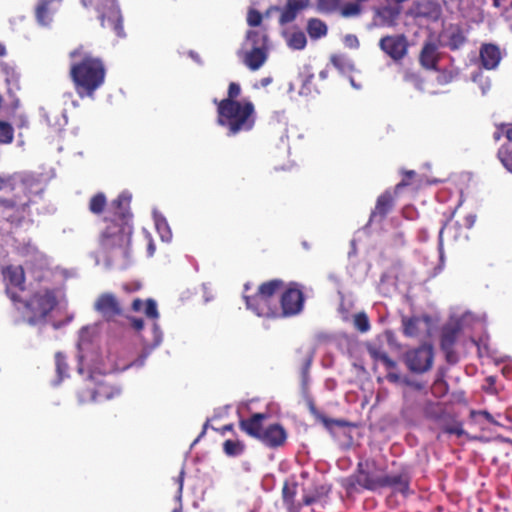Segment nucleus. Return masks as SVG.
<instances>
[{
    "mask_svg": "<svg viewBox=\"0 0 512 512\" xmlns=\"http://www.w3.org/2000/svg\"><path fill=\"white\" fill-rule=\"evenodd\" d=\"M131 196L122 193L114 200L105 217L106 226L100 237V245L107 256L109 264L120 269L129 265L130 241L132 235L131 213L129 211Z\"/></svg>",
    "mask_w": 512,
    "mask_h": 512,
    "instance_id": "nucleus-1",
    "label": "nucleus"
},
{
    "mask_svg": "<svg viewBox=\"0 0 512 512\" xmlns=\"http://www.w3.org/2000/svg\"><path fill=\"white\" fill-rule=\"evenodd\" d=\"M72 59L70 74L80 97L92 96L104 82L105 69L98 58L92 57L82 48L70 53Z\"/></svg>",
    "mask_w": 512,
    "mask_h": 512,
    "instance_id": "nucleus-2",
    "label": "nucleus"
},
{
    "mask_svg": "<svg viewBox=\"0 0 512 512\" xmlns=\"http://www.w3.org/2000/svg\"><path fill=\"white\" fill-rule=\"evenodd\" d=\"M217 121L234 136L254 127L256 112L254 104L247 98L242 100L223 99L217 103Z\"/></svg>",
    "mask_w": 512,
    "mask_h": 512,
    "instance_id": "nucleus-3",
    "label": "nucleus"
},
{
    "mask_svg": "<svg viewBox=\"0 0 512 512\" xmlns=\"http://www.w3.org/2000/svg\"><path fill=\"white\" fill-rule=\"evenodd\" d=\"M7 190H21L29 199L31 194L40 191L38 181L30 175L24 177L19 176H5L0 174V191ZM28 201L18 199L16 201L6 200L0 198V218L13 222L19 219L23 209L28 205Z\"/></svg>",
    "mask_w": 512,
    "mask_h": 512,
    "instance_id": "nucleus-4",
    "label": "nucleus"
},
{
    "mask_svg": "<svg viewBox=\"0 0 512 512\" xmlns=\"http://www.w3.org/2000/svg\"><path fill=\"white\" fill-rule=\"evenodd\" d=\"M63 293L59 289L40 287L35 290L30 299L23 303L24 317L31 325H36L45 320L46 316L55 308L62 298Z\"/></svg>",
    "mask_w": 512,
    "mask_h": 512,
    "instance_id": "nucleus-5",
    "label": "nucleus"
},
{
    "mask_svg": "<svg viewBox=\"0 0 512 512\" xmlns=\"http://www.w3.org/2000/svg\"><path fill=\"white\" fill-rule=\"evenodd\" d=\"M268 36L263 28L247 31L239 55L252 71L260 69L268 58Z\"/></svg>",
    "mask_w": 512,
    "mask_h": 512,
    "instance_id": "nucleus-6",
    "label": "nucleus"
},
{
    "mask_svg": "<svg viewBox=\"0 0 512 512\" xmlns=\"http://www.w3.org/2000/svg\"><path fill=\"white\" fill-rule=\"evenodd\" d=\"M282 285V281L272 280L262 284L255 296L249 297L244 295L247 309L253 311L257 316L260 317L280 316L274 299V294L280 290Z\"/></svg>",
    "mask_w": 512,
    "mask_h": 512,
    "instance_id": "nucleus-7",
    "label": "nucleus"
},
{
    "mask_svg": "<svg viewBox=\"0 0 512 512\" xmlns=\"http://www.w3.org/2000/svg\"><path fill=\"white\" fill-rule=\"evenodd\" d=\"M385 475L375 461L365 460L358 464V473L347 480V487L355 489L359 485L368 490H377L384 487Z\"/></svg>",
    "mask_w": 512,
    "mask_h": 512,
    "instance_id": "nucleus-8",
    "label": "nucleus"
},
{
    "mask_svg": "<svg viewBox=\"0 0 512 512\" xmlns=\"http://www.w3.org/2000/svg\"><path fill=\"white\" fill-rule=\"evenodd\" d=\"M85 6L95 5L103 27H109L119 37L124 36L122 15L116 0H82Z\"/></svg>",
    "mask_w": 512,
    "mask_h": 512,
    "instance_id": "nucleus-9",
    "label": "nucleus"
},
{
    "mask_svg": "<svg viewBox=\"0 0 512 512\" xmlns=\"http://www.w3.org/2000/svg\"><path fill=\"white\" fill-rule=\"evenodd\" d=\"M113 371H114V368H109V369L105 368L103 370H101L97 367L93 368V370L91 371V374H90V380L95 382L97 387L93 390L89 388V392L87 394L84 392H81L79 394V401L82 403H86L89 401L100 402L103 400H110L113 397L119 395L120 394L119 388L106 385L105 383H102L96 379L97 374H99V375L107 374V373H111Z\"/></svg>",
    "mask_w": 512,
    "mask_h": 512,
    "instance_id": "nucleus-10",
    "label": "nucleus"
},
{
    "mask_svg": "<svg viewBox=\"0 0 512 512\" xmlns=\"http://www.w3.org/2000/svg\"><path fill=\"white\" fill-rule=\"evenodd\" d=\"M405 362L408 368L413 372H426L431 368L433 363L432 347L423 345L417 349L408 351L405 355Z\"/></svg>",
    "mask_w": 512,
    "mask_h": 512,
    "instance_id": "nucleus-11",
    "label": "nucleus"
},
{
    "mask_svg": "<svg viewBox=\"0 0 512 512\" xmlns=\"http://www.w3.org/2000/svg\"><path fill=\"white\" fill-rule=\"evenodd\" d=\"M6 292L12 301L18 300L17 292L24 290L25 274L21 266H8L3 270Z\"/></svg>",
    "mask_w": 512,
    "mask_h": 512,
    "instance_id": "nucleus-12",
    "label": "nucleus"
},
{
    "mask_svg": "<svg viewBox=\"0 0 512 512\" xmlns=\"http://www.w3.org/2000/svg\"><path fill=\"white\" fill-rule=\"evenodd\" d=\"M380 49L393 60L398 61L407 54V39L404 35H388L379 41Z\"/></svg>",
    "mask_w": 512,
    "mask_h": 512,
    "instance_id": "nucleus-13",
    "label": "nucleus"
},
{
    "mask_svg": "<svg viewBox=\"0 0 512 512\" xmlns=\"http://www.w3.org/2000/svg\"><path fill=\"white\" fill-rule=\"evenodd\" d=\"M474 321V316L471 313H465L461 318L453 320L444 328L441 345L445 351H449L453 346L456 334L469 326Z\"/></svg>",
    "mask_w": 512,
    "mask_h": 512,
    "instance_id": "nucleus-14",
    "label": "nucleus"
},
{
    "mask_svg": "<svg viewBox=\"0 0 512 512\" xmlns=\"http://www.w3.org/2000/svg\"><path fill=\"white\" fill-rule=\"evenodd\" d=\"M303 294L300 289L290 287L281 297L282 310L280 316H292L298 314L303 308Z\"/></svg>",
    "mask_w": 512,
    "mask_h": 512,
    "instance_id": "nucleus-15",
    "label": "nucleus"
},
{
    "mask_svg": "<svg viewBox=\"0 0 512 512\" xmlns=\"http://www.w3.org/2000/svg\"><path fill=\"white\" fill-rule=\"evenodd\" d=\"M400 13L401 9L398 6L389 5L376 8L371 25L374 27H395Z\"/></svg>",
    "mask_w": 512,
    "mask_h": 512,
    "instance_id": "nucleus-16",
    "label": "nucleus"
},
{
    "mask_svg": "<svg viewBox=\"0 0 512 512\" xmlns=\"http://www.w3.org/2000/svg\"><path fill=\"white\" fill-rule=\"evenodd\" d=\"M94 308L106 319H111L121 314L120 304L111 293L100 295L94 304Z\"/></svg>",
    "mask_w": 512,
    "mask_h": 512,
    "instance_id": "nucleus-17",
    "label": "nucleus"
},
{
    "mask_svg": "<svg viewBox=\"0 0 512 512\" xmlns=\"http://www.w3.org/2000/svg\"><path fill=\"white\" fill-rule=\"evenodd\" d=\"M287 433L279 424H272L263 429L259 440L268 447L276 448L286 441Z\"/></svg>",
    "mask_w": 512,
    "mask_h": 512,
    "instance_id": "nucleus-18",
    "label": "nucleus"
},
{
    "mask_svg": "<svg viewBox=\"0 0 512 512\" xmlns=\"http://www.w3.org/2000/svg\"><path fill=\"white\" fill-rule=\"evenodd\" d=\"M430 319L428 317H413L403 319L404 334L409 337L430 333Z\"/></svg>",
    "mask_w": 512,
    "mask_h": 512,
    "instance_id": "nucleus-19",
    "label": "nucleus"
},
{
    "mask_svg": "<svg viewBox=\"0 0 512 512\" xmlns=\"http://www.w3.org/2000/svg\"><path fill=\"white\" fill-rule=\"evenodd\" d=\"M95 327L92 326H86L83 327L79 332V340L77 343L78 347V360H79V366H78V372L80 374L83 373L84 370V361L87 359V353L89 346L91 345L92 338L95 334Z\"/></svg>",
    "mask_w": 512,
    "mask_h": 512,
    "instance_id": "nucleus-20",
    "label": "nucleus"
},
{
    "mask_svg": "<svg viewBox=\"0 0 512 512\" xmlns=\"http://www.w3.org/2000/svg\"><path fill=\"white\" fill-rule=\"evenodd\" d=\"M62 0H41L36 8V18L40 25L48 26L58 11Z\"/></svg>",
    "mask_w": 512,
    "mask_h": 512,
    "instance_id": "nucleus-21",
    "label": "nucleus"
},
{
    "mask_svg": "<svg viewBox=\"0 0 512 512\" xmlns=\"http://www.w3.org/2000/svg\"><path fill=\"white\" fill-rule=\"evenodd\" d=\"M481 64L485 69H495L501 60L499 48L493 44H484L480 49Z\"/></svg>",
    "mask_w": 512,
    "mask_h": 512,
    "instance_id": "nucleus-22",
    "label": "nucleus"
},
{
    "mask_svg": "<svg viewBox=\"0 0 512 512\" xmlns=\"http://www.w3.org/2000/svg\"><path fill=\"white\" fill-rule=\"evenodd\" d=\"M266 418V415L263 413H256L251 416L249 419L241 420L240 427L243 431H245L248 435L259 439L263 432L262 421Z\"/></svg>",
    "mask_w": 512,
    "mask_h": 512,
    "instance_id": "nucleus-23",
    "label": "nucleus"
},
{
    "mask_svg": "<svg viewBox=\"0 0 512 512\" xmlns=\"http://www.w3.org/2000/svg\"><path fill=\"white\" fill-rule=\"evenodd\" d=\"M507 142L498 150V158L503 166L512 173V126H509L506 131Z\"/></svg>",
    "mask_w": 512,
    "mask_h": 512,
    "instance_id": "nucleus-24",
    "label": "nucleus"
},
{
    "mask_svg": "<svg viewBox=\"0 0 512 512\" xmlns=\"http://www.w3.org/2000/svg\"><path fill=\"white\" fill-rule=\"evenodd\" d=\"M438 61V46L433 42H427L421 51L420 62L427 69H435Z\"/></svg>",
    "mask_w": 512,
    "mask_h": 512,
    "instance_id": "nucleus-25",
    "label": "nucleus"
},
{
    "mask_svg": "<svg viewBox=\"0 0 512 512\" xmlns=\"http://www.w3.org/2000/svg\"><path fill=\"white\" fill-rule=\"evenodd\" d=\"M409 486V479L405 473L385 475L384 487H390L395 491L406 493Z\"/></svg>",
    "mask_w": 512,
    "mask_h": 512,
    "instance_id": "nucleus-26",
    "label": "nucleus"
},
{
    "mask_svg": "<svg viewBox=\"0 0 512 512\" xmlns=\"http://www.w3.org/2000/svg\"><path fill=\"white\" fill-rule=\"evenodd\" d=\"M132 309L135 312L143 311L148 318L153 320L159 317L157 304L153 299H147L145 303L140 299H135L132 303Z\"/></svg>",
    "mask_w": 512,
    "mask_h": 512,
    "instance_id": "nucleus-27",
    "label": "nucleus"
},
{
    "mask_svg": "<svg viewBox=\"0 0 512 512\" xmlns=\"http://www.w3.org/2000/svg\"><path fill=\"white\" fill-rule=\"evenodd\" d=\"M153 219L155 228L163 242H170L172 239V231L170 226L166 220V218L158 213L157 211H153Z\"/></svg>",
    "mask_w": 512,
    "mask_h": 512,
    "instance_id": "nucleus-28",
    "label": "nucleus"
},
{
    "mask_svg": "<svg viewBox=\"0 0 512 512\" xmlns=\"http://www.w3.org/2000/svg\"><path fill=\"white\" fill-rule=\"evenodd\" d=\"M328 27L324 21L318 18H311L307 22V33L311 39H320L325 37Z\"/></svg>",
    "mask_w": 512,
    "mask_h": 512,
    "instance_id": "nucleus-29",
    "label": "nucleus"
},
{
    "mask_svg": "<svg viewBox=\"0 0 512 512\" xmlns=\"http://www.w3.org/2000/svg\"><path fill=\"white\" fill-rule=\"evenodd\" d=\"M283 502L288 512H299L300 505L294 503L296 496V485L285 484L282 489Z\"/></svg>",
    "mask_w": 512,
    "mask_h": 512,
    "instance_id": "nucleus-30",
    "label": "nucleus"
},
{
    "mask_svg": "<svg viewBox=\"0 0 512 512\" xmlns=\"http://www.w3.org/2000/svg\"><path fill=\"white\" fill-rule=\"evenodd\" d=\"M392 206V197L389 193H384L379 196L375 210L372 212L371 218L380 217L383 218Z\"/></svg>",
    "mask_w": 512,
    "mask_h": 512,
    "instance_id": "nucleus-31",
    "label": "nucleus"
},
{
    "mask_svg": "<svg viewBox=\"0 0 512 512\" xmlns=\"http://www.w3.org/2000/svg\"><path fill=\"white\" fill-rule=\"evenodd\" d=\"M287 44L293 50H302L307 44V39L302 31H297L287 36Z\"/></svg>",
    "mask_w": 512,
    "mask_h": 512,
    "instance_id": "nucleus-32",
    "label": "nucleus"
},
{
    "mask_svg": "<svg viewBox=\"0 0 512 512\" xmlns=\"http://www.w3.org/2000/svg\"><path fill=\"white\" fill-rule=\"evenodd\" d=\"M338 11L344 18L356 17L362 13V6L358 2H348L340 5Z\"/></svg>",
    "mask_w": 512,
    "mask_h": 512,
    "instance_id": "nucleus-33",
    "label": "nucleus"
},
{
    "mask_svg": "<svg viewBox=\"0 0 512 512\" xmlns=\"http://www.w3.org/2000/svg\"><path fill=\"white\" fill-rule=\"evenodd\" d=\"M342 0H317L316 8L320 13L332 14L340 8Z\"/></svg>",
    "mask_w": 512,
    "mask_h": 512,
    "instance_id": "nucleus-34",
    "label": "nucleus"
},
{
    "mask_svg": "<svg viewBox=\"0 0 512 512\" xmlns=\"http://www.w3.org/2000/svg\"><path fill=\"white\" fill-rule=\"evenodd\" d=\"M14 138L13 127L4 121H0V144H10Z\"/></svg>",
    "mask_w": 512,
    "mask_h": 512,
    "instance_id": "nucleus-35",
    "label": "nucleus"
},
{
    "mask_svg": "<svg viewBox=\"0 0 512 512\" xmlns=\"http://www.w3.org/2000/svg\"><path fill=\"white\" fill-rule=\"evenodd\" d=\"M223 449L228 456H238L242 454L244 446L240 441L226 440Z\"/></svg>",
    "mask_w": 512,
    "mask_h": 512,
    "instance_id": "nucleus-36",
    "label": "nucleus"
},
{
    "mask_svg": "<svg viewBox=\"0 0 512 512\" xmlns=\"http://www.w3.org/2000/svg\"><path fill=\"white\" fill-rule=\"evenodd\" d=\"M106 205V197L102 193L93 196L89 203V209L92 213L99 214L103 211Z\"/></svg>",
    "mask_w": 512,
    "mask_h": 512,
    "instance_id": "nucleus-37",
    "label": "nucleus"
},
{
    "mask_svg": "<svg viewBox=\"0 0 512 512\" xmlns=\"http://www.w3.org/2000/svg\"><path fill=\"white\" fill-rule=\"evenodd\" d=\"M332 63L341 71H348L353 68L351 60L344 57L343 55H335L331 58Z\"/></svg>",
    "mask_w": 512,
    "mask_h": 512,
    "instance_id": "nucleus-38",
    "label": "nucleus"
},
{
    "mask_svg": "<svg viewBox=\"0 0 512 512\" xmlns=\"http://www.w3.org/2000/svg\"><path fill=\"white\" fill-rule=\"evenodd\" d=\"M55 361H56V370L59 377V382L63 380L67 374V364L65 362V357L61 353H57L55 355Z\"/></svg>",
    "mask_w": 512,
    "mask_h": 512,
    "instance_id": "nucleus-39",
    "label": "nucleus"
},
{
    "mask_svg": "<svg viewBox=\"0 0 512 512\" xmlns=\"http://www.w3.org/2000/svg\"><path fill=\"white\" fill-rule=\"evenodd\" d=\"M466 41V38L461 32L452 33L447 46L452 50L459 49Z\"/></svg>",
    "mask_w": 512,
    "mask_h": 512,
    "instance_id": "nucleus-40",
    "label": "nucleus"
},
{
    "mask_svg": "<svg viewBox=\"0 0 512 512\" xmlns=\"http://www.w3.org/2000/svg\"><path fill=\"white\" fill-rule=\"evenodd\" d=\"M354 324L361 332H366L370 328L368 317L364 313H359L354 317Z\"/></svg>",
    "mask_w": 512,
    "mask_h": 512,
    "instance_id": "nucleus-41",
    "label": "nucleus"
},
{
    "mask_svg": "<svg viewBox=\"0 0 512 512\" xmlns=\"http://www.w3.org/2000/svg\"><path fill=\"white\" fill-rule=\"evenodd\" d=\"M298 13L299 12H297L296 10H294L286 5L284 7V9L282 10V13L280 16V23L287 24V23L292 22L296 18Z\"/></svg>",
    "mask_w": 512,
    "mask_h": 512,
    "instance_id": "nucleus-42",
    "label": "nucleus"
},
{
    "mask_svg": "<svg viewBox=\"0 0 512 512\" xmlns=\"http://www.w3.org/2000/svg\"><path fill=\"white\" fill-rule=\"evenodd\" d=\"M472 79L474 82H478L483 95H485L490 90L491 83H490L489 79L483 78L481 72L474 75Z\"/></svg>",
    "mask_w": 512,
    "mask_h": 512,
    "instance_id": "nucleus-43",
    "label": "nucleus"
},
{
    "mask_svg": "<svg viewBox=\"0 0 512 512\" xmlns=\"http://www.w3.org/2000/svg\"><path fill=\"white\" fill-rule=\"evenodd\" d=\"M262 21V15L254 10L250 9L247 15V23L251 27H259Z\"/></svg>",
    "mask_w": 512,
    "mask_h": 512,
    "instance_id": "nucleus-44",
    "label": "nucleus"
},
{
    "mask_svg": "<svg viewBox=\"0 0 512 512\" xmlns=\"http://www.w3.org/2000/svg\"><path fill=\"white\" fill-rule=\"evenodd\" d=\"M183 480H184V471L180 472L178 477V493H177V501L179 502V506L175 508L172 512H180L182 509L181 499H182V491H183Z\"/></svg>",
    "mask_w": 512,
    "mask_h": 512,
    "instance_id": "nucleus-45",
    "label": "nucleus"
},
{
    "mask_svg": "<svg viewBox=\"0 0 512 512\" xmlns=\"http://www.w3.org/2000/svg\"><path fill=\"white\" fill-rule=\"evenodd\" d=\"M309 4V0H287V6L300 12L304 8H306Z\"/></svg>",
    "mask_w": 512,
    "mask_h": 512,
    "instance_id": "nucleus-46",
    "label": "nucleus"
},
{
    "mask_svg": "<svg viewBox=\"0 0 512 512\" xmlns=\"http://www.w3.org/2000/svg\"><path fill=\"white\" fill-rule=\"evenodd\" d=\"M240 93H241L240 85L237 84V83L232 82L229 85L228 97L226 99L237 100V98L240 95Z\"/></svg>",
    "mask_w": 512,
    "mask_h": 512,
    "instance_id": "nucleus-47",
    "label": "nucleus"
},
{
    "mask_svg": "<svg viewBox=\"0 0 512 512\" xmlns=\"http://www.w3.org/2000/svg\"><path fill=\"white\" fill-rule=\"evenodd\" d=\"M344 44L345 46L351 48V49H357L359 47V40L357 36L353 34H347L344 37Z\"/></svg>",
    "mask_w": 512,
    "mask_h": 512,
    "instance_id": "nucleus-48",
    "label": "nucleus"
},
{
    "mask_svg": "<svg viewBox=\"0 0 512 512\" xmlns=\"http://www.w3.org/2000/svg\"><path fill=\"white\" fill-rule=\"evenodd\" d=\"M152 333H153V343H152L151 348H154V347L158 346L162 341V332L156 323L153 324Z\"/></svg>",
    "mask_w": 512,
    "mask_h": 512,
    "instance_id": "nucleus-49",
    "label": "nucleus"
},
{
    "mask_svg": "<svg viewBox=\"0 0 512 512\" xmlns=\"http://www.w3.org/2000/svg\"><path fill=\"white\" fill-rule=\"evenodd\" d=\"M7 82H8V85H9V91L10 92H13V91H16L19 89V85H18V76L13 74L11 76V78H7Z\"/></svg>",
    "mask_w": 512,
    "mask_h": 512,
    "instance_id": "nucleus-50",
    "label": "nucleus"
},
{
    "mask_svg": "<svg viewBox=\"0 0 512 512\" xmlns=\"http://www.w3.org/2000/svg\"><path fill=\"white\" fill-rule=\"evenodd\" d=\"M23 254L25 256H30V255L31 256H38V255L41 256L39 254L37 248L34 245H32V244H28L27 247L24 248Z\"/></svg>",
    "mask_w": 512,
    "mask_h": 512,
    "instance_id": "nucleus-51",
    "label": "nucleus"
},
{
    "mask_svg": "<svg viewBox=\"0 0 512 512\" xmlns=\"http://www.w3.org/2000/svg\"><path fill=\"white\" fill-rule=\"evenodd\" d=\"M132 325L136 330H141L144 326L143 320L138 318L132 319Z\"/></svg>",
    "mask_w": 512,
    "mask_h": 512,
    "instance_id": "nucleus-52",
    "label": "nucleus"
},
{
    "mask_svg": "<svg viewBox=\"0 0 512 512\" xmlns=\"http://www.w3.org/2000/svg\"><path fill=\"white\" fill-rule=\"evenodd\" d=\"M480 414L490 423L497 424L494 417L488 411H481Z\"/></svg>",
    "mask_w": 512,
    "mask_h": 512,
    "instance_id": "nucleus-53",
    "label": "nucleus"
},
{
    "mask_svg": "<svg viewBox=\"0 0 512 512\" xmlns=\"http://www.w3.org/2000/svg\"><path fill=\"white\" fill-rule=\"evenodd\" d=\"M309 84H311V78L307 79L304 82V85H303V87L300 90V94H303V95H308L309 94V90H308V85Z\"/></svg>",
    "mask_w": 512,
    "mask_h": 512,
    "instance_id": "nucleus-54",
    "label": "nucleus"
},
{
    "mask_svg": "<svg viewBox=\"0 0 512 512\" xmlns=\"http://www.w3.org/2000/svg\"><path fill=\"white\" fill-rule=\"evenodd\" d=\"M445 386H446L445 382H444L442 379H440V378H439V379H437V380L434 382V387H433V389H434V391L436 392V390H437L438 388H443V389H444V388H445Z\"/></svg>",
    "mask_w": 512,
    "mask_h": 512,
    "instance_id": "nucleus-55",
    "label": "nucleus"
},
{
    "mask_svg": "<svg viewBox=\"0 0 512 512\" xmlns=\"http://www.w3.org/2000/svg\"><path fill=\"white\" fill-rule=\"evenodd\" d=\"M271 83H272V77H264L260 80V85L262 87H266Z\"/></svg>",
    "mask_w": 512,
    "mask_h": 512,
    "instance_id": "nucleus-56",
    "label": "nucleus"
},
{
    "mask_svg": "<svg viewBox=\"0 0 512 512\" xmlns=\"http://www.w3.org/2000/svg\"><path fill=\"white\" fill-rule=\"evenodd\" d=\"M466 223H467L468 227H472L473 224L475 223V216H473V215L467 216L466 217Z\"/></svg>",
    "mask_w": 512,
    "mask_h": 512,
    "instance_id": "nucleus-57",
    "label": "nucleus"
},
{
    "mask_svg": "<svg viewBox=\"0 0 512 512\" xmlns=\"http://www.w3.org/2000/svg\"><path fill=\"white\" fill-rule=\"evenodd\" d=\"M448 432L456 435H461L463 431L461 428L455 427L448 429Z\"/></svg>",
    "mask_w": 512,
    "mask_h": 512,
    "instance_id": "nucleus-58",
    "label": "nucleus"
},
{
    "mask_svg": "<svg viewBox=\"0 0 512 512\" xmlns=\"http://www.w3.org/2000/svg\"><path fill=\"white\" fill-rule=\"evenodd\" d=\"M473 343L478 347L479 350H481V345H483V347L486 349V344L482 339H480L479 341H475L473 339Z\"/></svg>",
    "mask_w": 512,
    "mask_h": 512,
    "instance_id": "nucleus-59",
    "label": "nucleus"
},
{
    "mask_svg": "<svg viewBox=\"0 0 512 512\" xmlns=\"http://www.w3.org/2000/svg\"><path fill=\"white\" fill-rule=\"evenodd\" d=\"M155 252V246L152 242L149 243V246H148V254L149 256H152Z\"/></svg>",
    "mask_w": 512,
    "mask_h": 512,
    "instance_id": "nucleus-60",
    "label": "nucleus"
},
{
    "mask_svg": "<svg viewBox=\"0 0 512 512\" xmlns=\"http://www.w3.org/2000/svg\"><path fill=\"white\" fill-rule=\"evenodd\" d=\"M139 288H140L139 284H136L133 288H130L127 284L124 285V289L127 291H135V290H138Z\"/></svg>",
    "mask_w": 512,
    "mask_h": 512,
    "instance_id": "nucleus-61",
    "label": "nucleus"
},
{
    "mask_svg": "<svg viewBox=\"0 0 512 512\" xmlns=\"http://www.w3.org/2000/svg\"><path fill=\"white\" fill-rule=\"evenodd\" d=\"M504 0H493V4L495 7H501Z\"/></svg>",
    "mask_w": 512,
    "mask_h": 512,
    "instance_id": "nucleus-62",
    "label": "nucleus"
},
{
    "mask_svg": "<svg viewBox=\"0 0 512 512\" xmlns=\"http://www.w3.org/2000/svg\"><path fill=\"white\" fill-rule=\"evenodd\" d=\"M5 53H6L5 47L0 43V56L5 55Z\"/></svg>",
    "mask_w": 512,
    "mask_h": 512,
    "instance_id": "nucleus-63",
    "label": "nucleus"
},
{
    "mask_svg": "<svg viewBox=\"0 0 512 512\" xmlns=\"http://www.w3.org/2000/svg\"><path fill=\"white\" fill-rule=\"evenodd\" d=\"M146 356H147V354L143 355V356L141 357V359H140L139 361H137V363H136V364H137V365H139V366H140V365H142Z\"/></svg>",
    "mask_w": 512,
    "mask_h": 512,
    "instance_id": "nucleus-64",
    "label": "nucleus"
}]
</instances>
